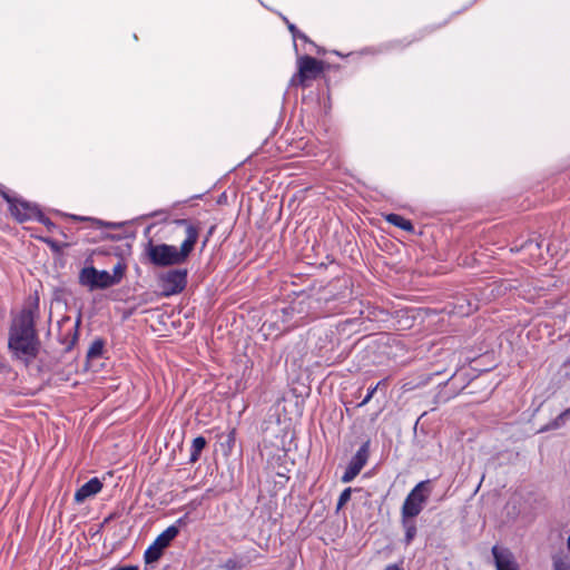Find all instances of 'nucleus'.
<instances>
[{
  "instance_id": "1",
  "label": "nucleus",
  "mask_w": 570,
  "mask_h": 570,
  "mask_svg": "<svg viewBox=\"0 0 570 570\" xmlns=\"http://www.w3.org/2000/svg\"><path fill=\"white\" fill-rule=\"evenodd\" d=\"M37 304L23 308L13 320L9 330L8 347L13 357L26 365L38 356L40 342L35 328Z\"/></svg>"
},
{
  "instance_id": "2",
  "label": "nucleus",
  "mask_w": 570,
  "mask_h": 570,
  "mask_svg": "<svg viewBox=\"0 0 570 570\" xmlns=\"http://www.w3.org/2000/svg\"><path fill=\"white\" fill-rule=\"evenodd\" d=\"M178 225L185 226L186 238L180 248L167 244H149L147 255L149 261L156 266H169L184 263L198 239L199 228L187 219H178Z\"/></svg>"
},
{
  "instance_id": "3",
  "label": "nucleus",
  "mask_w": 570,
  "mask_h": 570,
  "mask_svg": "<svg viewBox=\"0 0 570 570\" xmlns=\"http://www.w3.org/2000/svg\"><path fill=\"white\" fill-rule=\"evenodd\" d=\"M429 481L417 483L407 494L402 507V519H413L421 513L428 500L426 484Z\"/></svg>"
},
{
  "instance_id": "4",
  "label": "nucleus",
  "mask_w": 570,
  "mask_h": 570,
  "mask_svg": "<svg viewBox=\"0 0 570 570\" xmlns=\"http://www.w3.org/2000/svg\"><path fill=\"white\" fill-rule=\"evenodd\" d=\"M179 527L177 524L169 525L164 530L154 542L146 549L144 560L147 564L154 563L160 559L164 550L178 535Z\"/></svg>"
},
{
  "instance_id": "5",
  "label": "nucleus",
  "mask_w": 570,
  "mask_h": 570,
  "mask_svg": "<svg viewBox=\"0 0 570 570\" xmlns=\"http://www.w3.org/2000/svg\"><path fill=\"white\" fill-rule=\"evenodd\" d=\"M4 199L9 203L11 215L20 223L27 220L45 222V215L40 212L36 204L28 203L26 200L10 198L3 193Z\"/></svg>"
},
{
  "instance_id": "6",
  "label": "nucleus",
  "mask_w": 570,
  "mask_h": 570,
  "mask_svg": "<svg viewBox=\"0 0 570 570\" xmlns=\"http://www.w3.org/2000/svg\"><path fill=\"white\" fill-rule=\"evenodd\" d=\"M79 283L90 291L107 288L117 284V277L111 278L107 271H98L92 266L83 267L79 273Z\"/></svg>"
},
{
  "instance_id": "7",
  "label": "nucleus",
  "mask_w": 570,
  "mask_h": 570,
  "mask_svg": "<svg viewBox=\"0 0 570 570\" xmlns=\"http://www.w3.org/2000/svg\"><path fill=\"white\" fill-rule=\"evenodd\" d=\"M186 284L187 269H171L160 276V287L166 297L183 292Z\"/></svg>"
},
{
  "instance_id": "8",
  "label": "nucleus",
  "mask_w": 570,
  "mask_h": 570,
  "mask_svg": "<svg viewBox=\"0 0 570 570\" xmlns=\"http://www.w3.org/2000/svg\"><path fill=\"white\" fill-rule=\"evenodd\" d=\"M368 449L370 441H366L364 444H362V446L357 450V452L350 461L345 472L342 475V482L348 483L358 475V473L361 472V470L364 468L368 460Z\"/></svg>"
},
{
  "instance_id": "9",
  "label": "nucleus",
  "mask_w": 570,
  "mask_h": 570,
  "mask_svg": "<svg viewBox=\"0 0 570 570\" xmlns=\"http://www.w3.org/2000/svg\"><path fill=\"white\" fill-rule=\"evenodd\" d=\"M323 70L322 62L311 56H303L298 59L299 82L303 85L307 78H315Z\"/></svg>"
},
{
  "instance_id": "10",
  "label": "nucleus",
  "mask_w": 570,
  "mask_h": 570,
  "mask_svg": "<svg viewBox=\"0 0 570 570\" xmlns=\"http://www.w3.org/2000/svg\"><path fill=\"white\" fill-rule=\"evenodd\" d=\"M492 554L497 570H520L513 553L509 549L494 546Z\"/></svg>"
},
{
  "instance_id": "11",
  "label": "nucleus",
  "mask_w": 570,
  "mask_h": 570,
  "mask_svg": "<svg viewBox=\"0 0 570 570\" xmlns=\"http://www.w3.org/2000/svg\"><path fill=\"white\" fill-rule=\"evenodd\" d=\"M102 489V483L98 478H92L81 485L75 493V501L82 503L88 498L96 495Z\"/></svg>"
},
{
  "instance_id": "12",
  "label": "nucleus",
  "mask_w": 570,
  "mask_h": 570,
  "mask_svg": "<svg viewBox=\"0 0 570 570\" xmlns=\"http://www.w3.org/2000/svg\"><path fill=\"white\" fill-rule=\"evenodd\" d=\"M385 220L390 224H392L393 226H396L405 232H410V233H413L414 232V226L413 224L411 223V220L404 218L403 216L401 215H397V214H387L385 216Z\"/></svg>"
},
{
  "instance_id": "13",
  "label": "nucleus",
  "mask_w": 570,
  "mask_h": 570,
  "mask_svg": "<svg viewBox=\"0 0 570 570\" xmlns=\"http://www.w3.org/2000/svg\"><path fill=\"white\" fill-rule=\"evenodd\" d=\"M206 443L207 442L204 436H197L193 440L189 462L195 463L199 459L202 451L206 446Z\"/></svg>"
},
{
  "instance_id": "14",
  "label": "nucleus",
  "mask_w": 570,
  "mask_h": 570,
  "mask_svg": "<svg viewBox=\"0 0 570 570\" xmlns=\"http://www.w3.org/2000/svg\"><path fill=\"white\" fill-rule=\"evenodd\" d=\"M405 529V542L410 544L416 534V527L412 519H402Z\"/></svg>"
},
{
  "instance_id": "15",
  "label": "nucleus",
  "mask_w": 570,
  "mask_h": 570,
  "mask_svg": "<svg viewBox=\"0 0 570 570\" xmlns=\"http://www.w3.org/2000/svg\"><path fill=\"white\" fill-rule=\"evenodd\" d=\"M351 494H352L351 488H346L345 490L342 491V493L340 494V498L337 500V504H336L337 510L342 509L350 501Z\"/></svg>"
},
{
  "instance_id": "16",
  "label": "nucleus",
  "mask_w": 570,
  "mask_h": 570,
  "mask_svg": "<svg viewBox=\"0 0 570 570\" xmlns=\"http://www.w3.org/2000/svg\"><path fill=\"white\" fill-rule=\"evenodd\" d=\"M570 410L567 409L562 413L559 414V416L551 423V429H558L561 425L566 423V421L569 419Z\"/></svg>"
},
{
  "instance_id": "17",
  "label": "nucleus",
  "mask_w": 570,
  "mask_h": 570,
  "mask_svg": "<svg viewBox=\"0 0 570 570\" xmlns=\"http://www.w3.org/2000/svg\"><path fill=\"white\" fill-rule=\"evenodd\" d=\"M383 383V381L379 382L375 386L373 387H370L367 390V393L365 395V397L363 399V401L358 404L360 407L364 406L365 404H367L372 397L374 396L375 392L377 391L379 386Z\"/></svg>"
},
{
  "instance_id": "18",
  "label": "nucleus",
  "mask_w": 570,
  "mask_h": 570,
  "mask_svg": "<svg viewBox=\"0 0 570 570\" xmlns=\"http://www.w3.org/2000/svg\"><path fill=\"white\" fill-rule=\"evenodd\" d=\"M283 19L286 22L287 28L294 38H301L303 40H307L306 36L304 33L299 32V30L296 28L295 24L291 23L285 17Z\"/></svg>"
},
{
  "instance_id": "19",
  "label": "nucleus",
  "mask_w": 570,
  "mask_h": 570,
  "mask_svg": "<svg viewBox=\"0 0 570 570\" xmlns=\"http://www.w3.org/2000/svg\"><path fill=\"white\" fill-rule=\"evenodd\" d=\"M124 275V267L121 264H117L114 266L112 274H110L111 278L117 277V284L121 281Z\"/></svg>"
},
{
  "instance_id": "20",
  "label": "nucleus",
  "mask_w": 570,
  "mask_h": 570,
  "mask_svg": "<svg viewBox=\"0 0 570 570\" xmlns=\"http://www.w3.org/2000/svg\"><path fill=\"white\" fill-rule=\"evenodd\" d=\"M235 440H236V431H235V429H232L226 436V445L228 448V451H232V449L235 444Z\"/></svg>"
},
{
  "instance_id": "21",
  "label": "nucleus",
  "mask_w": 570,
  "mask_h": 570,
  "mask_svg": "<svg viewBox=\"0 0 570 570\" xmlns=\"http://www.w3.org/2000/svg\"><path fill=\"white\" fill-rule=\"evenodd\" d=\"M522 248L532 252L533 249H539V244L534 240L529 239L523 244Z\"/></svg>"
},
{
  "instance_id": "22",
  "label": "nucleus",
  "mask_w": 570,
  "mask_h": 570,
  "mask_svg": "<svg viewBox=\"0 0 570 570\" xmlns=\"http://www.w3.org/2000/svg\"><path fill=\"white\" fill-rule=\"evenodd\" d=\"M100 350H101V344L95 343L89 351V355H95V354L99 353Z\"/></svg>"
},
{
  "instance_id": "23",
  "label": "nucleus",
  "mask_w": 570,
  "mask_h": 570,
  "mask_svg": "<svg viewBox=\"0 0 570 570\" xmlns=\"http://www.w3.org/2000/svg\"><path fill=\"white\" fill-rule=\"evenodd\" d=\"M110 570H139L137 566L116 567Z\"/></svg>"
},
{
  "instance_id": "24",
  "label": "nucleus",
  "mask_w": 570,
  "mask_h": 570,
  "mask_svg": "<svg viewBox=\"0 0 570 570\" xmlns=\"http://www.w3.org/2000/svg\"><path fill=\"white\" fill-rule=\"evenodd\" d=\"M226 568L229 569V570H236V566H235L233 560H228L226 562Z\"/></svg>"
},
{
  "instance_id": "25",
  "label": "nucleus",
  "mask_w": 570,
  "mask_h": 570,
  "mask_svg": "<svg viewBox=\"0 0 570 570\" xmlns=\"http://www.w3.org/2000/svg\"><path fill=\"white\" fill-rule=\"evenodd\" d=\"M384 570H403V569L401 567H399L397 564H390Z\"/></svg>"
},
{
  "instance_id": "26",
  "label": "nucleus",
  "mask_w": 570,
  "mask_h": 570,
  "mask_svg": "<svg viewBox=\"0 0 570 570\" xmlns=\"http://www.w3.org/2000/svg\"><path fill=\"white\" fill-rule=\"evenodd\" d=\"M41 223L47 225V226H53V224L50 222V219L47 218L46 216H45V222H41Z\"/></svg>"
},
{
  "instance_id": "27",
  "label": "nucleus",
  "mask_w": 570,
  "mask_h": 570,
  "mask_svg": "<svg viewBox=\"0 0 570 570\" xmlns=\"http://www.w3.org/2000/svg\"><path fill=\"white\" fill-rule=\"evenodd\" d=\"M75 219H79V220H86L87 218L86 217H77V216H73Z\"/></svg>"
},
{
  "instance_id": "28",
  "label": "nucleus",
  "mask_w": 570,
  "mask_h": 570,
  "mask_svg": "<svg viewBox=\"0 0 570 570\" xmlns=\"http://www.w3.org/2000/svg\"><path fill=\"white\" fill-rule=\"evenodd\" d=\"M568 548L570 550V534H569V538H568Z\"/></svg>"
}]
</instances>
